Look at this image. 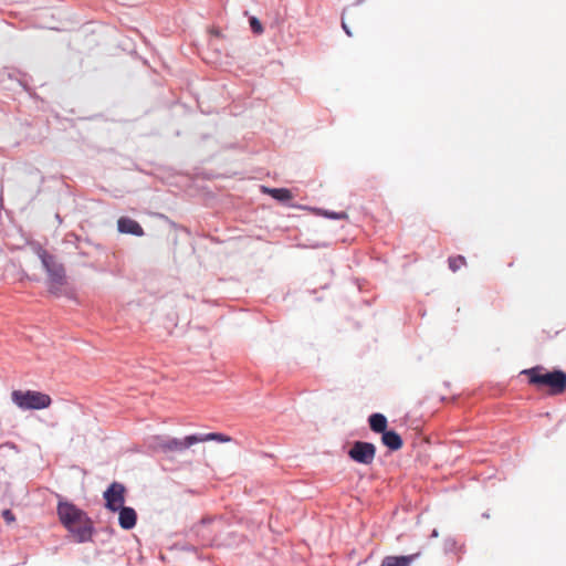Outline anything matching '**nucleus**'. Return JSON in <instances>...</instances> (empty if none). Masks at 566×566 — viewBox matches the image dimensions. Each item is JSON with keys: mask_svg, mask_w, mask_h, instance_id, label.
Wrapping results in <instances>:
<instances>
[{"mask_svg": "<svg viewBox=\"0 0 566 566\" xmlns=\"http://www.w3.org/2000/svg\"><path fill=\"white\" fill-rule=\"evenodd\" d=\"M56 513L61 524L71 533L76 543H85L92 539L94 533L93 521L75 504L67 501H59Z\"/></svg>", "mask_w": 566, "mask_h": 566, "instance_id": "nucleus-1", "label": "nucleus"}, {"mask_svg": "<svg viewBox=\"0 0 566 566\" xmlns=\"http://www.w3.org/2000/svg\"><path fill=\"white\" fill-rule=\"evenodd\" d=\"M522 375L528 379V384L538 389L547 387L549 395H560L566 390V373L559 369L548 371L543 366L524 369Z\"/></svg>", "mask_w": 566, "mask_h": 566, "instance_id": "nucleus-2", "label": "nucleus"}, {"mask_svg": "<svg viewBox=\"0 0 566 566\" xmlns=\"http://www.w3.org/2000/svg\"><path fill=\"white\" fill-rule=\"evenodd\" d=\"M205 441L230 442L231 437L222 433L212 432L202 436L191 434L186 437L185 439H158L157 448L166 454H171L182 452L186 449L190 448L192 444Z\"/></svg>", "mask_w": 566, "mask_h": 566, "instance_id": "nucleus-3", "label": "nucleus"}, {"mask_svg": "<svg viewBox=\"0 0 566 566\" xmlns=\"http://www.w3.org/2000/svg\"><path fill=\"white\" fill-rule=\"evenodd\" d=\"M35 253L49 275V290L56 293L66 283L65 269L63 264L59 263L56 258L50 254L41 245L36 247Z\"/></svg>", "mask_w": 566, "mask_h": 566, "instance_id": "nucleus-4", "label": "nucleus"}, {"mask_svg": "<svg viewBox=\"0 0 566 566\" xmlns=\"http://www.w3.org/2000/svg\"><path fill=\"white\" fill-rule=\"evenodd\" d=\"M11 399L22 410L45 409L52 402L49 395L35 390H13Z\"/></svg>", "mask_w": 566, "mask_h": 566, "instance_id": "nucleus-5", "label": "nucleus"}, {"mask_svg": "<svg viewBox=\"0 0 566 566\" xmlns=\"http://www.w3.org/2000/svg\"><path fill=\"white\" fill-rule=\"evenodd\" d=\"M349 458L365 465L374 462L376 455V447L370 442L356 441L348 451Z\"/></svg>", "mask_w": 566, "mask_h": 566, "instance_id": "nucleus-6", "label": "nucleus"}, {"mask_svg": "<svg viewBox=\"0 0 566 566\" xmlns=\"http://www.w3.org/2000/svg\"><path fill=\"white\" fill-rule=\"evenodd\" d=\"M125 486L120 483L113 482L104 492L106 507L112 511H118L125 502Z\"/></svg>", "mask_w": 566, "mask_h": 566, "instance_id": "nucleus-7", "label": "nucleus"}, {"mask_svg": "<svg viewBox=\"0 0 566 566\" xmlns=\"http://www.w3.org/2000/svg\"><path fill=\"white\" fill-rule=\"evenodd\" d=\"M118 231L122 233L133 234L137 237L144 235V230L140 224L134 219L120 217L117 221Z\"/></svg>", "mask_w": 566, "mask_h": 566, "instance_id": "nucleus-8", "label": "nucleus"}, {"mask_svg": "<svg viewBox=\"0 0 566 566\" xmlns=\"http://www.w3.org/2000/svg\"><path fill=\"white\" fill-rule=\"evenodd\" d=\"M420 556V553L403 556H386L379 566H410Z\"/></svg>", "mask_w": 566, "mask_h": 566, "instance_id": "nucleus-9", "label": "nucleus"}, {"mask_svg": "<svg viewBox=\"0 0 566 566\" xmlns=\"http://www.w3.org/2000/svg\"><path fill=\"white\" fill-rule=\"evenodd\" d=\"M119 525L124 530H130L136 525L137 514L134 509L122 506L119 510Z\"/></svg>", "mask_w": 566, "mask_h": 566, "instance_id": "nucleus-10", "label": "nucleus"}, {"mask_svg": "<svg viewBox=\"0 0 566 566\" xmlns=\"http://www.w3.org/2000/svg\"><path fill=\"white\" fill-rule=\"evenodd\" d=\"M381 442L392 451H397L402 447V439L396 431L384 432Z\"/></svg>", "mask_w": 566, "mask_h": 566, "instance_id": "nucleus-11", "label": "nucleus"}, {"mask_svg": "<svg viewBox=\"0 0 566 566\" xmlns=\"http://www.w3.org/2000/svg\"><path fill=\"white\" fill-rule=\"evenodd\" d=\"M262 191L281 202L290 201L293 198L292 192L286 188L262 187Z\"/></svg>", "mask_w": 566, "mask_h": 566, "instance_id": "nucleus-12", "label": "nucleus"}, {"mask_svg": "<svg viewBox=\"0 0 566 566\" xmlns=\"http://www.w3.org/2000/svg\"><path fill=\"white\" fill-rule=\"evenodd\" d=\"M368 422H369V427L370 429L374 431V432H377V433H382L386 432L387 430V419L384 415L381 413H373L369 419H368Z\"/></svg>", "mask_w": 566, "mask_h": 566, "instance_id": "nucleus-13", "label": "nucleus"}, {"mask_svg": "<svg viewBox=\"0 0 566 566\" xmlns=\"http://www.w3.org/2000/svg\"><path fill=\"white\" fill-rule=\"evenodd\" d=\"M449 268L452 272H457L467 264L465 258L462 255L451 256L448 260Z\"/></svg>", "mask_w": 566, "mask_h": 566, "instance_id": "nucleus-14", "label": "nucleus"}, {"mask_svg": "<svg viewBox=\"0 0 566 566\" xmlns=\"http://www.w3.org/2000/svg\"><path fill=\"white\" fill-rule=\"evenodd\" d=\"M249 24L254 34L261 35L264 32L263 25L256 17H250Z\"/></svg>", "mask_w": 566, "mask_h": 566, "instance_id": "nucleus-15", "label": "nucleus"}, {"mask_svg": "<svg viewBox=\"0 0 566 566\" xmlns=\"http://www.w3.org/2000/svg\"><path fill=\"white\" fill-rule=\"evenodd\" d=\"M3 518L6 522L11 523L14 521V515L10 510H4L2 513Z\"/></svg>", "mask_w": 566, "mask_h": 566, "instance_id": "nucleus-16", "label": "nucleus"}, {"mask_svg": "<svg viewBox=\"0 0 566 566\" xmlns=\"http://www.w3.org/2000/svg\"><path fill=\"white\" fill-rule=\"evenodd\" d=\"M329 217H332L334 219H347L348 218L346 212L332 213V214H329Z\"/></svg>", "mask_w": 566, "mask_h": 566, "instance_id": "nucleus-17", "label": "nucleus"}, {"mask_svg": "<svg viewBox=\"0 0 566 566\" xmlns=\"http://www.w3.org/2000/svg\"><path fill=\"white\" fill-rule=\"evenodd\" d=\"M210 33L217 38H221V39L224 38L223 33L217 28H212L210 30Z\"/></svg>", "mask_w": 566, "mask_h": 566, "instance_id": "nucleus-18", "label": "nucleus"}, {"mask_svg": "<svg viewBox=\"0 0 566 566\" xmlns=\"http://www.w3.org/2000/svg\"><path fill=\"white\" fill-rule=\"evenodd\" d=\"M342 27L344 29V31L346 32L347 35L352 36V32L349 31V29L347 28V24L345 22V20L343 19L342 20Z\"/></svg>", "mask_w": 566, "mask_h": 566, "instance_id": "nucleus-19", "label": "nucleus"}]
</instances>
